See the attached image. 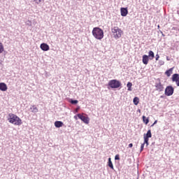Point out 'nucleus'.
<instances>
[{
  "label": "nucleus",
  "mask_w": 179,
  "mask_h": 179,
  "mask_svg": "<svg viewBox=\"0 0 179 179\" xmlns=\"http://www.w3.org/2000/svg\"><path fill=\"white\" fill-rule=\"evenodd\" d=\"M143 121L145 124V125H148V124H149V118H146V116H143Z\"/></svg>",
  "instance_id": "6ab92c4d"
},
{
  "label": "nucleus",
  "mask_w": 179,
  "mask_h": 179,
  "mask_svg": "<svg viewBox=\"0 0 179 179\" xmlns=\"http://www.w3.org/2000/svg\"><path fill=\"white\" fill-rule=\"evenodd\" d=\"M127 90H131V87H132V83L131 82H128L127 84Z\"/></svg>",
  "instance_id": "412c9836"
},
{
  "label": "nucleus",
  "mask_w": 179,
  "mask_h": 179,
  "mask_svg": "<svg viewBox=\"0 0 179 179\" xmlns=\"http://www.w3.org/2000/svg\"><path fill=\"white\" fill-rule=\"evenodd\" d=\"M132 146H134V144L132 143L129 144V148H132Z\"/></svg>",
  "instance_id": "473e14b6"
},
{
  "label": "nucleus",
  "mask_w": 179,
  "mask_h": 179,
  "mask_svg": "<svg viewBox=\"0 0 179 179\" xmlns=\"http://www.w3.org/2000/svg\"><path fill=\"white\" fill-rule=\"evenodd\" d=\"M159 58H160V56H159V55H156V57H155L156 61H159Z\"/></svg>",
  "instance_id": "c85d7f7f"
},
{
  "label": "nucleus",
  "mask_w": 179,
  "mask_h": 179,
  "mask_svg": "<svg viewBox=\"0 0 179 179\" xmlns=\"http://www.w3.org/2000/svg\"><path fill=\"white\" fill-rule=\"evenodd\" d=\"M156 124H157V120H155L151 127H154V125H156Z\"/></svg>",
  "instance_id": "7c9ffc66"
},
{
  "label": "nucleus",
  "mask_w": 179,
  "mask_h": 179,
  "mask_svg": "<svg viewBox=\"0 0 179 179\" xmlns=\"http://www.w3.org/2000/svg\"><path fill=\"white\" fill-rule=\"evenodd\" d=\"M31 110H32V113H37L38 111V109L37 107H36V106H32L31 107Z\"/></svg>",
  "instance_id": "aec40b11"
},
{
  "label": "nucleus",
  "mask_w": 179,
  "mask_h": 179,
  "mask_svg": "<svg viewBox=\"0 0 179 179\" xmlns=\"http://www.w3.org/2000/svg\"><path fill=\"white\" fill-rule=\"evenodd\" d=\"M179 79V74L175 73L172 76V80L173 82H177V80Z\"/></svg>",
  "instance_id": "ddd939ff"
},
{
  "label": "nucleus",
  "mask_w": 179,
  "mask_h": 179,
  "mask_svg": "<svg viewBox=\"0 0 179 179\" xmlns=\"http://www.w3.org/2000/svg\"><path fill=\"white\" fill-rule=\"evenodd\" d=\"M2 52H3V45L0 42V54H2Z\"/></svg>",
  "instance_id": "4be33fe9"
},
{
  "label": "nucleus",
  "mask_w": 179,
  "mask_h": 179,
  "mask_svg": "<svg viewBox=\"0 0 179 179\" xmlns=\"http://www.w3.org/2000/svg\"><path fill=\"white\" fill-rule=\"evenodd\" d=\"M26 24L27 26H31V22H30V20H28V21L26 22Z\"/></svg>",
  "instance_id": "a878e982"
},
{
  "label": "nucleus",
  "mask_w": 179,
  "mask_h": 179,
  "mask_svg": "<svg viewBox=\"0 0 179 179\" xmlns=\"http://www.w3.org/2000/svg\"><path fill=\"white\" fill-rule=\"evenodd\" d=\"M0 90H8V86L5 83H0Z\"/></svg>",
  "instance_id": "9d476101"
},
{
  "label": "nucleus",
  "mask_w": 179,
  "mask_h": 179,
  "mask_svg": "<svg viewBox=\"0 0 179 179\" xmlns=\"http://www.w3.org/2000/svg\"><path fill=\"white\" fill-rule=\"evenodd\" d=\"M144 145L146 143L147 146L149 145V139L148 138H144Z\"/></svg>",
  "instance_id": "393cba45"
},
{
  "label": "nucleus",
  "mask_w": 179,
  "mask_h": 179,
  "mask_svg": "<svg viewBox=\"0 0 179 179\" xmlns=\"http://www.w3.org/2000/svg\"><path fill=\"white\" fill-rule=\"evenodd\" d=\"M79 110V108H76V111L78 113V110Z\"/></svg>",
  "instance_id": "c9c22d12"
},
{
  "label": "nucleus",
  "mask_w": 179,
  "mask_h": 179,
  "mask_svg": "<svg viewBox=\"0 0 179 179\" xmlns=\"http://www.w3.org/2000/svg\"><path fill=\"white\" fill-rule=\"evenodd\" d=\"M92 36H94L96 40H102L104 37V31L99 27H94L92 29Z\"/></svg>",
  "instance_id": "f03ea898"
},
{
  "label": "nucleus",
  "mask_w": 179,
  "mask_h": 179,
  "mask_svg": "<svg viewBox=\"0 0 179 179\" xmlns=\"http://www.w3.org/2000/svg\"><path fill=\"white\" fill-rule=\"evenodd\" d=\"M148 58H150V59H153V58H155V52H153V51H152V50L149 51Z\"/></svg>",
  "instance_id": "dca6fc26"
},
{
  "label": "nucleus",
  "mask_w": 179,
  "mask_h": 179,
  "mask_svg": "<svg viewBox=\"0 0 179 179\" xmlns=\"http://www.w3.org/2000/svg\"><path fill=\"white\" fill-rule=\"evenodd\" d=\"M159 64H160V65H164V62L160 60Z\"/></svg>",
  "instance_id": "2f4dec72"
},
{
  "label": "nucleus",
  "mask_w": 179,
  "mask_h": 179,
  "mask_svg": "<svg viewBox=\"0 0 179 179\" xmlns=\"http://www.w3.org/2000/svg\"><path fill=\"white\" fill-rule=\"evenodd\" d=\"M8 121L10 122V124H13V125H17L18 127H20V125L23 124L22 119L13 113L8 114Z\"/></svg>",
  "instance_id": "f257e3e1"
},
{
  "label": "nucleus",
  "mask_w": 179,
  "mask_h": 179,
  "mask_svg": "<svg viewBox=\"0 0 179 179\" xmlns=\"http://www.w3.org/2000/svg\"><path fill=\"white\" fill-rule=\"evenodd\" d=\"M121 16L125 17L128 15V8H120Z\"/></svg>",
  "instance_id": "0eeeda50"
},
{
  "label": "nucleus",
  "mask_w": 179,
  "mask_h": 179,
  "mask_svg": "<svg viewBox=\"0 0 179 179\" xmlns=\"http://www.w3.org/2000/svg\"><path fill=\"white\" fill-rule=\"evenodd\" d=\"M149 138H152V131L148 130L146 134H144V139H149Z\"/></svg>",
  "instance_id": "f8f14e48"
},
{
  "label": "nucleus",
  "mask_w": 179,
  "mask_h": 179,
  "mask_svg": "<svg viewBox=\"0 0 179 179\" xmlns=\"http://www.w3.org/2000/svg\"><path fill=\"white\" fill-rule=\"evenodd\" d=\"M143 148H145V143L141 144V152H143Z\"/></svg>",
  "instance_id": "bb28decb"
},
{
  "label": "nucleus",
  "mask_w": 179,
  "mask_h": 179,
  "mask_svg": "<svg viewBox=\"0 0 179 179\" xmlns=\"http://www.w3.org/2000/svg\"><path fill=\"white\" fill-rule=\"evenodd\" d=\"M178 15H179V11H178Z\"/></svg>",
  "instance_id": "4c0bfd02"
},
{
  "label": "nucleus",
  "mask_w": 179,
  "mask_h": 179,
  "mask_svg": "<svg viewBox=\"0 0 179 179\" xmlns=\"http://www.w3.org/2000/svg\"><path fill=\"white\" fill-rule=\"evenodd\" d=\"M34 1L36 2V3L38 4L41 2V0H34Z\"/></svg>",
  "instance_id": "c756f323"
},
{
  "label": "nucleus",
  "mask_w": 179,
  "mask_h": 179,
  "mask_svg": "<svg viewBox=\"0 0 179 179\" xmlns=\"http://www.w3.org/2000/svg\"><path fill=\"white\" fill-rule=\"evenodd\" d=\"M77 115L78 117L84 122V124H89V122H90V119L89 118V117L85 116V113H78Z\"/></svg>",
  "instance_id": "39448f33"
},
{
  "label": "nucleus",
  "mask_w": 179,
  "mask_h": 179,
  "mask_svg": "<svg viewBox=\"0 0 179 179\" xmlns=\"http://www.w3.org/2000/svg\"><path fill=\"white\" fill-rule=\"evenodd\" d=\"M165 90H174V87L171 85H169L165 88Z\"/></svg>",
  "instance_id": "5701e85b"
},
{
  "label": "nucleus",
  "mask_w": 179,
  "mask_h": 179,
  "mask_svg": "<svg viewBox=\"0 0 179 179\" xmlns=\"http://www.w3.org/2000/svg\"><path fill=\"white\" fill-rule=\"evenodd\" d=\"M111 31L115 40H118V38H121V36H122L123 32H122V30H121V29H120L118 27H115L112 28Z\"/></svg>",
  "instance_id": "20e7f679"
},
{
  "label": "nucleus",
  "mask_w": 179,
  "mask_h": 179,
  "mask_svg": "<svg viewBox=\"0 0 179 179\" xmlns=\"http://www.w3.org/2000/svg\"><path fill=\"white\" fill-rule=\"evenodd\" d=\"M108 166L112 170H114V165L113 164V162H111V158H108Z\"/></svg>",
  "instance_id": "4468645a"
},
{
  "label": "nucleus",
  "mask_w": 179,
  "mask_h": 179,
  "mask_svg": "<svg viewBox=\"0 0 179 179\" xmlns=\"http://www.w3.org/2000/svg\"><path fill=\"white\" fill-rule=\"evenodd\" d=\"M40 48L42 50V51H49L50 50V45H48V44L45 43H41Z\"/></svg>",
  "instance_id": "423d86ee"
},
{
  "label": "nucleus",
  "mask_w": 179,
  "mask_h": 179,
  "mask_svg": "<svg viewBox=\"0 0 179 179\" xmlns=\"http://www.w3.org/2000/svg\"><path fill=\"white\" fill-rule=\"evenodd\" d=\"M166 59L167 61H170V59L169 58V57H166Z\"/></svg>",
  "instance_id": "f704fd0d"
},
{
  "label": "nucleus",
  "mask_w": 179,
  "mask_h": 179,
  "mask_svg": "<svg viewBox=\"0 0 179 179\" xmlns=\"http://www.w3.org/2000/svg\"><path fill=\"white\" fill-rule=\"evenodd\" d=\"M158 27H160V25H158Z\"/></svg>",
  "instance_id": "58836bf2"
},
{
  "label": "nucleus",
  "mask_w": 179,
  "mask_h": 179,
  "mask_svg": "<svg viewBox=\"0 0 179 179\" xmlns=\"http://www.w3.org/2000/svg\"><path fill=\"white\" fill-rule=\"evenodd\" d=\"M142 61L144 65H148V64H149V56H148L147 55H143Z\"/></svg>",
  "instance_id": "6e6552de"
},
{
  "label": "nucleus",
  "mask_w": 179,
  "mask_h": 179,
  "mask_svg": "<svg viewBox=\"0 0 179 179\" xmlns=\"http://www.w3.org/2000/svg\"><path fill=\"white\" fill-rule=\"evenodd\" d=\"M156 87L157 90H164V85L160 82L156 83Z\"/></svg>",
  "instance_id": "1a4fd4ad"
},
{
  "label": "nucleus",
  "mask_w": 179,
  "mask_h": 179,
  "mask_svg": "<svg viewBox=\"0 0 179 179\" xmlns=\"http://www.w3.org/2000/svg\"><path fill=\"white\" fill-rule=\"evenodd\" d=\"M133 103L135 106H138L139 104V98L138 96H136L133 99Z\"/></svg>",
  "instance_id": "f3484780"
},
{
  "label": "nucleus",
  "mask_w": 179,
  "mask_h": 179,
  "mask_svg": "<svg viewBox=\"0 0 179 179\" xmlns=\"http://www.w3.org/2000/svg\"><path fill=\"white\" fill-rule=\"evenodd\" d=\"M70 103L71 104H78V100H72V99H71L70 100Z\"/></svg>",
  "instance_id": "b1692460"
},
{
  "label": "nucleus",
  "mask_w": 179,
  "mask_h": 179,
  "mask_svg": "<svg viewBox=\"0 0 179 179\" xmlns=\"http://www.w3.org/2000/svg\"><path fill=\"white\" fill-rule=\"evenodd\" d=\"M174 93V90H165L166 96H171Z\"/></svg>",
  "instance_id": "a211bd4d"
},
{
  "label": "nucleus",
  "mask_w": 179,
  "mask_h": 179,
  "mask_svg": "<svg viewBox=\"0 0 179 179\" xmlns=\"http://www.w3.org/2000/svg\"><path fill=\"white\" fill-rule=\"evenodd\" d=\"M74 119L78 120V115H77V116L76 115L74 116Z\"/></svg>",
  "instance_id": "72a5a7b5"
},
{
  "label": "nucleus",
  "mask_w": 179,
  "mask_h": 179,
  "mask_svg": "<svg viewBox=\"0 0 179 179\" xmlns=\"http://www.w3.org/2000/svg\"><path fill=\"white\" fill-rule=\"evenodd\" d=\"M138 113H141V109H138Z\"/></svg>",
  "instance_id": "e433bc0d"
},
{
  "label": "nucleus",
  "mask_w": 179,
  "mask_h": 179,
  "mask_svg": "<svg viewBox=\"0 0 179 179\" xmlns=\"http://www.w3.org/2000/svg\"><path fill=\"white\" fill-rule=\"evenodd\" d=\"M64 126V122H61V121H56L55 122V127H56V128H61V127Z\"/></svg>",
  "instance_id": "9b49d317"
},
{
  "label": "nucleus",
  "mask_w": 179,
  "mask_h": 179,
  "mask_svg": "<svg viewBox=\"0 0 179 179\" xmlns=\"http://www.w3.org/2000/svg\"><path fill=\"white\" fill-rule=\"evenodd\" d=\"M115 160H120V155H115Z\"/></svg>",
  "instance_id": "cd10ccee"
},
{
  "label": "nucleus",
  "mask_w": 179,
  "mask_h": 179,
  "mask_svg": "<svg viewBox=\"0 0 179 179\" xmlns=\"http://www.w3.org/2000/svg\"><path fill=\"white\" fill-rule=\"evenodd\" d=\"M121 86H122L121 81L117 79L110 80L108 83V89H121Z\"/></svg>",
  "instance_id": "7ed1b4c3"
},
{
  "label": "nucleus",
  "mask_w": 179,
  "mask_h": 179,
  "mask_svg": "<svg viewBox=\"0 0 179 179\" xmlns=\"http://www.w3.org/2000/svg\"><path fill=\"white\" fill-rule=\"evenodd\" d=\"M171 73H173V68L169 69V70H167L165 72V75H166V76H168V78L171 76Z\"/></svg>",
  "instance_id": "2eb2a0df"
}]
</instances>
